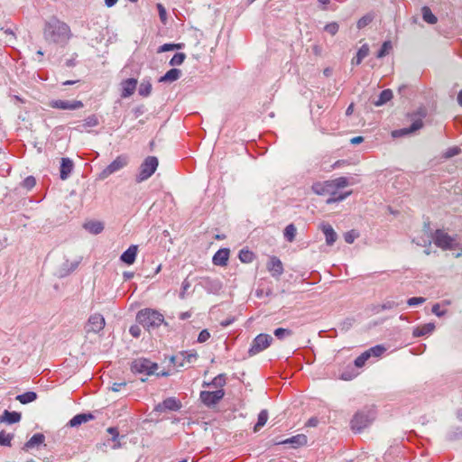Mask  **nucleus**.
Returning <instances> with one entry per match:
<instances>
[{"mask_svg": "<svg viewBox=\"0 0 462 462\" xmlns=\"http://www.w3.org/2000/svg\"><path fill=\"white\" fill-rule=\"evenodd\" d=\"M425 236L420 239L413 238L412 242L420 246L430 245L433 242L436 246L442 250H456L460 248V238L458 236H451L443 229H437L433 234H429L430 224L424 225Z\"/></svg>", "mask_w": 462, "mask_h": 462, "instance_id": "f257e3e1", "label": "nucleus"}, {"mask_svg": "<svg viewBox=\"0 0 462 462\" xmlns=\"http://www.w3.org/2000/svg\"><path fill=\"white\" fill-rule=\"evenodd\" d=\"M43 33L46 41L58 44L67 43L71 37L69 26L55 17L45 23Z\"/></svg>", "mask_w": 462, "mask_h": 462, "instance_id": "f03ea898", "label": "nucleus"}, {"mask_svg": "<svg viewBox=\"0 0 462 462\" xmlns=\"http://www.w3.org/2000/svg\"><path fill=\"white\" fill-rule=\"evenodd\" d=\"M349 184L348 178L338 177L334 180L315 182L311 189L317 195L336 196L338 189L347 187Z\"/></svg>", "mask_w": 462, "mask_h": 462, "instance_id": "7ed1b4c3", "label": "nucleus"}, {"mask_svg": "<svg viewBox=\"0 0 462 462\" xmlns=\"http://www.w3.org/2000/svg\"><path fill=\"white\" fill-rule=\"evenodd\" d=\"M136 319L148 330L160 327L164 321V317L162 313L151 309L140 310Z\"/></svg>", "mask_w": 462, "mask_h": 462, "instance_id": "20e7f679", "label": "nucleus"}, {"mask_svg": "<svg viewBox=\"0 0 462 462\" xmlns=\"http://www.w3.org/2000/svg\"><path fill=\"white\" fill-rule=\"evenodd\" d=\"M158 165L159 161L157 157H146L138 169V172L135 175V181L141 183L147 180L156 171Z\"/></svg>", "mask_w": 462, "mask_h": 462, "instance_id": "39448f33", "label": "nucleus"}, {"mask_svg": "<svg viewBox=\"0 0 462 462\" xmlns=\"http://www.w3.org/2000/svg\"><path fill=\"white\" fill-rule=\"evenodd\" d=\"M158 369V365L146 358H137L131 365V371L134 374L148 376L154 374Z\"/></svg>", "mask_w": 462, "mask_h": 462, "instance_id": "423d86ee", "label": "nucleus"}, {"mask_svg": "<svg viewBox=\"0 0 462 462\" xmlns=\"http://www.w3.org/2000/svg\"><path fill=\"white\" fill-rule=\"evenodd\" d=\"M129 162V158L125 154L117 156L110 164H108L99 174L100 180H105L115 172L125 168Z\"/></svg>", "mask_w": 462, "mask_h": 462, "instance_id": "0eeeda50", "label": "nucleus"}, {"mask_svg": "<svg viewBox=\"0 0 462 462\" xmlns=\"http://www.w3.org/2000/svg\"><path fill=\"white\" fill-rule=\"evenodd\" d=\"M374 420L372 411H357L351 420V429L354 431L360 432L366 428Z\"/></svg>", "mask_w": 462, "mask_h": 462, "instance_id": "6e6552de", "label": "nucleus"}, {"mask_svg": "<svg viewBox=\"0 0 462 462\" xmlns=\"http://www.w3.org/2000/svg\"><path fill=\"white\" fill-rule=\"evenodd\" d=\"M273 338L268 334H259L253 340L248 350L249 356H254L266 349L272 344Z\"/></svg>", "mask_w": 462, "mask_h": 462, "instance_id": "1a4fd4ad", "label": "nucleus"}, {"mask_svg": "<svg viewBox=\"0 0 462 462\" xmlns=\"http://www.w3.org/2000/svg\"><path fill=\"white\" fill-rule=\"evenodd\" d=\"M198 359V354L195 350L191 351H181L172 356L171 358V362L176 367H184L187 365L193 364Z\"/></svg>", "mask_w": 462, "mask_h": 462, "instance_id": "9d476101", "label": "nucleus"}, {"mask_svg": "<svg viewBox=\"0 0 462 462\" xmlns=\"http://www.w3.org/2000/svg\"><path fill=\"white\" fill-rule=\"evenodd\" d=\"M199 284L209 294H218L223 288L218 278L203 277Z\"/></svg>", "mask_w": 462, "mask_h": 462, "instance_id": "9b49d317", "label": "nucleus"}, {"mask_svg": "<svg viewBox=\"0 0 462 462\" xmlns=\"http://www.w3.org/2000/svg\"><path fill=\"white\" fill-rule=\"evenodd\" d=\"M225 395V391L223 389H218L215 392L209 391H202L200 393V400L201 402L208 407H211L216 405L220 400L223 399Z\"/></svg>", "mask_w": 462, "mask_h": 462, "instance_id": "f8f14e48", "label": "nucleus"}, {"mask_svg": "<svg viewBox=\"0 0 462 462\" xmlns=\"http://www.w3.org/2000/svg\"><path fill=\"white\" fill-rule=\"evenodd\" d=\"M105 324L106 322L103 315L95 313L88 318V324L86 326V331L88 333H98L104 328Z\"/></svg>", "mask_w": 462, "mask_h": 462, "instance_id": "ddd939ff", "label": "nucleus"}, {"mask_svg": "<svg viewBox=\"0 0 462 462\" xmlns=\"http://www.w3.org/2000/svg\"><path fill=\"white\" fill-rule=\"evenodd\" d=\"M181 407V402L178 399L175 397H169L163 400L162 402L158 403L155 406L154 411L158 412H163L165 411H177L180 410Z\"/></svg>", "mask_w": 462, "mask_h": 462, "instance_id": "4468645a", "label": "nucleus"}, {"mask_svg": "<svg viewBox=\"0 0 462 462\" xmlns=\"http://www.w3.org/2000/svg\"><path fill=\"white\" fill-rule=\"evenodd\" d=\"M52 108L63 109V110H76L83 107V103L79 100L69 101V100H52L50 103Z\"/></svg>", "mask_w": 462, "mask_h": 462, "instance_id": "2eb2a0df", "label": "nucleus"}, {"mask_svg": "<svg viewBox=\"0 0 462 462\" xmlns=\"http://www.w3.org/2000/svg\"><path fill=\"white\" fill-rule=\"evenodd\" d=\"M423 126V122H422V119L421 118H418V119H415L412 124L411 125V126L409 127H405V128H402V129H399V130H394L392 134L393 137H402V136H404L406 134H411V133H414L416 131H418L419 129H420L421 127Z\"/></svg>", "mask_w": 462, "mask_h": 462, "instance_id": "dca6fc26", "label": "nucleus"}, {"mask_svg": "<svg viewBox=\"0 0 462 462\" xmlns=\"http://www.w3.org/2000/svg\"><path fill=\"white\" fill-rule=\"evenodd\" d=\"M267 269L273 277L278 278L283 273V265L282 261L276 257L272 256L267 263Z\"/></svg>", "mask_w": 462, "mask_h": 462, "instance_id": "f3484780", "label": "nucleus"}, {"mask_svg": "<svg viewBox=\"0 0 462 462\" xmlns=\"http://www.w3.org/2000/svg\"><path fill=\"white\" fill-rule=\"evenodd\" d=\"M137 252L138 246L132 245L121 254L120 260L123 263L131 265L135 262Z\"/></svg>", "mask_w": 462, "mask_h": 462, "instance_id": "a211bd4d", "label": "nucleus"}, {"mask_svg": "<svg viewBox=\"0 0 462 462\" xmlns=\"http://www.w3.org/2000/svg\"><path fill=\"white\" fill-rule=\"evenodd\" d=\"M121 85H122L121 97H128L134 93V91L136 89V86H137V80L135 79H127L124 80L121 83Z\"/></svg>", "mask_w": 462, "mask_h": 462, "instance_id": "6ab92c4d", "label": "nucleus"}, {"mask_svg": "<svg viewBox=\"0 0 462 462\" xmlns=\"http://www.w3.org/2000/svg\"><path fill=\"white\" fill-rule=\"evenodd\" d=\"M320 229L325 235L327 245H332L337 241V235L335 232L334 228L332 227V226L328 223H322L320 225Z\"/></svg>", "mask_w": 462, "mask_h": 462, "instance_id": "aec40b11", "label": "nucleus"}, {"mask_svg": "<svg viewBox=\"0 0 462 462\" xmlns=\"http://www.w3.org/2000/svg\"><path fill=\"white\" fill-rule=\"evenodd\" d=\"M73 170V162L69 158H62L60 162V177L61 180H67Z\"/></svg>", "mask_w": 462, "mask_h": 462, "instance_id": "412c9836", "label": "nucleus"}, {"mask_svg": "<svg viewBox=\"0 0 462 462\" xmlns=\"http://www.w3.org/2000/svg\"><path fill=\"white\" fill-rule=\"evenodd\" d=\"M80 261H81V258H79L77 261H73V262H69V260H66L59 271L60 277L68 276L69 273H71L73 271H75L78 268Z\"/></svg>", "mask_w": 462, "mask_h": 462, "instance_id": "4be33fe9", "label": "nucleus"}, {"mask_svg": "<svg viewBox=\"0 0 462 462\" xmlns=\"http://www.w3.org/2000/svg\"><path fill=\"white\" fill-rule=\"evenodd\" d=\"M229 257V250L226 248L219 249L213 256V263L217 266H224L226 264Z\"/></svg>", "mask_w": 462, "mask_h": 462, "instance_id": "5701e85b", "label": "nucleus"}, {"mask_svg": "<svg viewBox=\"0 0 462 462\" xmlns=\"http://www.w3.org/2000/svg\"><path fill=\"white\" fill-rule=\"evenodd\" d=\"M276 444H291L293 448H298L307 444V436L304 434H298L290 439L276 442Z\"/></svg>", "mask_w": 462, "mask_h": 462, "instance_id": "b1692460", "label": "nucleus"}, {"mask_svg": "<svg viewBox=\"0 0 462 462\" xmlns=\"http://www.w3.org/2000/svg\"><path fill=\"white\" fill-rule=\"evenodd\" d=\"M181 71L179 69H171L163 76L159 79V82L171 83L180 79Z\"/></svg>", "mask_w": 462, "mask_h": 462, "instance_id": "393cba45", "label": "nucleus"}, {"mask_svg": "<svg viewBox=\"0 0 462 462\" xmlns=\"http://www.w3.org/2000/svg\"><path fill=\"white\" fill-rule=\"evenodd\" d=\"M435 329V324L432 322L424 324L422 326L417 327L413 329L412 335L415 337H423L429 334H431Z\"/></svg>", "mask_w": 462, "mask_h": 462, "instance_id": "a878e982", "label": "nucleus"}, {"mask_svg": "<svg viewBox=\"0 0 462 462\" xmlns=\"http://www.w3.org/2000/svg\"><path fill=\"white\" fill-rule=\"evenodd\" d=\"M94 416L91 413H79L75 415L68 423L69 427H78L92 420Z\"/></svg>", "mask_w": 462, "mask_h": 462, "instance_id": "bb28decb", "label": "nucleus"}, {"mask_svg": "<svg viewBox=\"0 0 462 462\" xmlns=\"http://www.w3.org/2000/svg\"><path fill=\"white\" fill-rule=\"evenodd\" d=\"M21 420V413L17 411H9L5 410L0 416V422H7L9 424L16 423Z\"/></svg>", "mask_w": 462, "mask_h": 462, "instance_id": "cd10ccee", "label": "nucleus"}, {"mask_svg": "<svg viewBox=\"0 0 462 462\" xmlns=\"http://www.w3.org/2000/svg\"><path fill=\"white\" fill-rule=\"evenodd\" d=\"M45 440V436L42 433H36L24 444L23 448L29 449L35 446L42 444Z\"/></svg>", "mask_w": 462, "mask_h": 462, "instance_id": "c85d7f7f", "label": "nucleus"}, {"mask_svg": "<svg viewBox=\"0 0 462 462\" xmlns=\"http://www.w3.org/2000/svg\"><path fill=\"white\" fill-rule=\"evenodd\" d=\"M86 230L89 233L97 235L100 234L104 229V225L99 221H90L84 225Z\"/></svg>", "mask_w": 462, "mask_h": 462, "instance_id": "c756f323", "label": "nucleus"}, {"mask_svg": "<svg viewBox=\"0 0 462 462\" xmlns=\"http://www.w3.org/2000/svg\"><path fill=\"white\" fill-rule=\"evenodd\" d=\"M393 98V91L391 89H384L383 90L376 101H374V105L376 106H380L387 103Z\"/></svg>", "mask_w": 462, "mask_h": 462, "instance_id": "7c9ffc66", "label": "nucleus"}, {"mask_svg": "<svg viewBox=\"0 0 462 462\" xmlns=\"http://www.w3.org/2000/svg\"><path fill=\"white\" fill-rule=\"evenodd\" d=\"M226 375L224 374H220L213 378L210 383H204V386H212L216 388H222L226 384Z\"/></svg>", "mask_w": 462, "mask_h": 462, "instance_id": "2f4dec72", "label": "nucleus"}, {"mask_svg": "<svg viewBox=\"0 0 462 462\" xmlns=\"http://www.w3.org/2000/svg\"><path fill=\"white\" fill-rule=\"evenodd\" d=\"M421 14L423 20L430 23V24H435L438 22L437 17L432 14L431 10L428 6H423L421 8Z\"/></svg>", "mask_w": 462, "mask_h": 462, "instance_id": "473e14b6", "label": "nucleus"}, {"mask_svg": "<svg viewBox=\"0 0 462 462\" xmlns=\"http://www.w3.org/2000/svg\"><path fill=\"white\" fill-rule=\"evenodd\" d=\"M139 95L142 97H148L152 92V84L149 79H143L138 88Z\"/></svg>", "mask_w": 462, "mask_h": 462, "instance_id": "72a5a7b5", "label": "nucleus"}, {"mask_svg": "<svg viewBox=\"0 0 462 462\" xmlns=\"http://www.w3.org/2000/svg\"><path fill=\"white\" fill-rule=\"evenodd\" d=\"M37 399V393L34 392H26L24 393L19 394L16 397V400H18L21 403L26 404L29 402H32Z\"/></svg>", "mask_w": 462, "mask_h": 462, "instance_id": "f704fd0d", "label": "nucleus"}, {"mask_svg": "<svg viewBox=\"0 0 462 462\" xmlns=\"http://www.w3.org/2000/svg\"><path fill=\"white\" fill-rule=\"evenodd\" d=\"M398 306V303L394 300H387L382 304H378L374 306V311L375 313H380L383 310H393Z\"/></svg>", "mask_w": 462, "mask_h": 462, "instance_id": "c9c22d12", "label": "nucleus"}, {"mask_svg": "<svg viewBox=\"0 0 462 462\" xmlns=\"http://www.w3.org/2000/svg\"><path fill=\"white\" fill-rule=\"evenodd\" d=\"M268 420V412L266 410H262L258 414L257 422L254 427V431H258L262 427H263Z\"/></svg>", "mask_w": 462, "mask_h": 462, "instance_id": "e433bc0d", "label": "nucleus"}, {"mask_svg": "<svg viewBox=\"0 0 462 462\" xmlns=\"http://www.w3.org/2000/svg\"><path fill=\"white\" fill-rule=\"evenodd\" d=\"M297 229L293 224L288 225L284 229V237L287 241L292 242L295 239Z\"/></svg>", "mask_w": 462, "mask_h": 462, "instance_id": "4c0bfd02", "label": "nucleus"}, {"mask_svg": "<svg viewBox=\"0 0 462 462\" xmlns=\"http://www.w3.org/2000/svg\"><path fill=\"white\" fill-rule=\"evenodd\" d=\"M238 257L242 263H248L253 262L254 254L249 250L242 249L238 254Z\"/></svg>", "mask_w": 462, "mask_h": 462, "instance_id": "58836bf2", "label": "nucleus"}, {"mask_svg": "<svg viewBox=\"0 0 462 462\" xmlns=\"http://www.w3.org/2000/svg\"><path fill=\"white\" fill-rule=\"evenodd\" d=\"M393 49V44L390 41L384 42L380 50L378 51L376 58H383L390 54V51Z\"/></svg>", "mask_w": 462, "mask_h": 462, "instance_id": "ea45409f", "label": "nucleus"}, {"mask_svg": "<svg viewBox=\"0 0 462 462\" xmlns=\"http://www.w3.org/2000/svg\"><path fill=\"white\" fill-rule=\"evenodd\" d=\"M14 439L13 433H7L4 430L0 431V445L1 446H11V441Z\"/></svg>", "mask_w": 462, "mask_h": 462, "instance_id": "a19ab883", "label": "nucleus"}, {"mask_svg": "<svg viewBox=\"0 0 462 462\" xmlns=\"http://www.w3.org/2000/svg\"><path fill=\"white\" fill-rule=\"evenodd\" d=\"M351 193H352V191H346V192H344L341 194H337L336 196H330L327 199V204H332V203L342 201V200L346 199Z\"/></svg>", "mask_w": 462, "mask_h": 462, "instance_id": "79ce46f5", "label": "nucleus"}, {"mask_svg": "<svg viewBox=\"0 0 462 462\" xmlns=\"http://www.w3.org/2000/svg\"><path fill=\"white\" fill-rule=\"evenodd\" d=\"M273 334L278 339H283L286 337H291L292 331L288 328H278L274 330Z\"/></svg>", "mask_w": 462, "mask_h": 462, "instance_id": "37998d69", "label": "nucleus"}, {"mask_svg": "<svg viewBox=\"0 0 462 462\" xmlns=\"http://www.w3.org/2000/svg\"><path fill=\"white\" fill-rule=\"evenodd\" d=\"M367 353L369 354V356H375V357H378V356H381L383 352L385 351V348L381 346V345H377L375 346H373L371 348H369L368 350H366Z\"/></svg>", "mask_w": 462, "mask_h": 462, "instance_id": "c03bdc74", "label": "nucleus"}, {"mask_svg": "<svg viewBox=\"0 0 462 462\" xmlns=\"http://www.w3.org/2000/svg\"><path fill=\"white\" fill-rule=\"evenodd\" d=\"M370 358L369 356V354L367 353V351H365L364 353H362L360 356H358L356 359H355V365L356 367H363L365 364V362Z\"/></svg>", "mask_w": 462, "mask_h": 462, "instance_id": "a18cd8bd", "label": "nucleus"}, {"mask_svg": "<svg viewBox=\"0 0 462 462\" xmlns=\"http://www.w3.org/2000/svg\"><path fill=\"white\" fill-rule=\"evenodd\" d=\"M181 48V44H175V43H165L158 48L157 52H165L170 51H175Z\"/></svg>", "mask_w": 462, "mask_h": 462, "instance_id": "49530a36", "label": "nucleus"}, {"mask_svg": "<svg viewBox=\"0 0 462 462\" xmlns=\"http://www.w3.org/2000/svg\"><path fill=\"white\" fill-rule=\"evenodd\" d=\"M373 15L372 14H365L363 17H361L356 23V26L358 29H363L365 26H367L372 21H373Z\"/></svg>", "mask_w": 462, "mask_h": 462, "instance_id": "de8ad7c7", "label": "nucleus"}, {"mask_svg": "<svg viewBox=\"0 0 462 462\" xmlns=\"http://www.w3.org/2000/svg\"><path fill=\"white\" fill-rule=\"evenodd\" d=\"M338 29H339V25L336 22L329 23L324 27L325 32H327L328 33H329L332 36L337 34V32H338Z\"/></svg>", "mask_w": 462, "mask_h": 462, "instance_id": "09e8293b", "label": "nucleus"}, {"mask_svg": "<svg viewBox=\"0 0 462 462\" xmlns=\"http://www.w3.org/2000/svg\"><path fill=\"white\" fill-rule=\"evenodd\" d=\"M98 124H99V122H98V119H97V116L96 115H91V116H88L84 120L83 126H85V127H94V126H97Z\"/></svg>", "mask_w": 462, "mask_h": 462, "instance_id": "8fccbe9b", "label": "nucleus"}, {"mask_svg": "<svg viewBox=\"0 0 462 462\" xmlns=\"http://www.w3.org/2000/svg\"><path fill=\"white\" fill-rule=\"evenodd\" d=\"M35 184H36L35 178L32 176H28L23 180L22 185L23 188H25L27 189H31L35 186Z\"/></svg>", "mask_w": 462, "mask_h": 462, "instance_id": "3c124183", "label": "nucleus"}, {"mask_svg": "<svg viewBox=\"0 0 462 462\" xmlns=\"http://www.w3.org/2000/svg\"><path fill=\"white\" fill-rule=\"evenodd\" d=\"M461 152V149L457 146L450 147L444 152V157L448 159L453 156H456L459 154Z\"/></svg>", "mask_w": 462, "mask_h": 462, "instance_id": "603ef678", "label": "nucleus"}, {"mask_svg": "<svg viewBox=\"0 0 462 462\" xmlns=\"http://www.w3.org/2000/svg\"><path fill=\"white\" fill-rule=\"evenodd\" d=\"M358 236V234L355 230H350L344 235V239L347 244H352Z\"/></svg>", "mask_w": 462, "mask_h": 462, "instance_id": "864d4df0", "label": "nucleus"}, {"mask_svg": "<svg viewBox=\"0 0 462 462\" xmlns=\"http://www.w3.org/2000/svg\"><path fill=\"white\" fill-rule=\"evenodd\" d=\"M426 301V299L423 298V297H412V298H410L408 300H407V303L409 306H417V305H420V304H422Z\"/></svg>", "mask_w": 462, "mask_h": 462, "instance_id": "5fc2aeb1", "label": "nucleus"}, {"mask_svg": "<svg viewBox=\"0 0 462 462\" xmlns=\"http://www.w3.org/2000/svg\"><path fill=\"white\" fill-rule=\"evenodd\" d=\"M368 55H369V47L367 44H364L358 50L356 58H365Z\"/></svg>", "mask_w": 462, "mask_h": 462, "instance_id": "6e6d98bb", "label": "nucleus"}, {"mask_svg": "<svg viewBox=\"0 0 462 462\" xmlns=\"http://www.w3.org/2000/svg\"><path fill=\"white\" fill-rule=\"evenodd\" d=\"M209 337H210V333L208 332V330L203 329L199 334L198 342L204 343V342L208 341L209 339Z\"/></svg>", "mask_w": 462, "mask_h": 462, "instance_id": "4d7b16f0", "label": "nucleus"}, {"mask_svg": "<svg viewBox=\"0 0 462 462\" xmlns=\"http://www.w3.org/2000/svg\"><path fill=\"white\" fill-rule=\"evenodd\" d=\"M189 287H190V282L188 281V279H185L181 284V291L180 292V299H182V300L185 299V293L189 289Z\"/></svg>", "mask_w": 462, "mask_h": 462, "instance_id": "13d9d810", "label": "nucleus"}, {"mask_svg": "<svg viewBox=\"0 0 462 462\" xmlns=\"http://www.w3.org/2000/svg\"><path fill=\"white\" fill-rule=\"evenodd\" d=\"M432 313H434L436 316L438 317H442L445 315L446 313V310H440V306L439 303H436L432 306V310H431Z\"/></svg>", "mask_w": 462, "mask_h": 462, "instance_id": "bf43d9fd", "label": "nucleus"}, {"mask_svg": "<svg viewBox=\"0 0 462 462\" xmlns=\"http://www.w3.org/2000/svg\"><path fill=\"white\" fill-rule=\"evenodd\" d=\"M107 432L112 436V441H116L119 437V433L116 428L110 427L107 429Z\"/></svg>", "mask_w": 462, "mask_h": 462, "instance_id": "052dcab7", "label": "nucleus"}, {"mask_svg": "<svg viewBox=\"0 0 462 462\" xmlns=\"http://www.w3.org/2000/svg\"><path fill=\"white\" fill-rule=\"evenodd\" d=\"M129 332L134 337H139L141 334V329L138 326H132L129 329Z\"/></svg>", "mask_w": 462, "mask_h": 462, "instance_id": "680f3d73", "label": "nucleus"}, {"mask_svg": "<svg viewBox=\"0 0 462 462\" xmlns=\"http://www.w3.org/2000/svg\"><path fill=\"white\" fill-rule=\"evenodd\" d=\"M157 6H158V9H159V15H160L161 20L162 22H165V20H166V11H165L164 7L161 4H158Z\"/></svg>", "mask_w": 462, "mask_h": 462, "instance_id": "e2e57ef3", "label": "nucleus"}, {"mask_svg": "<svg viewBox=\"0 0 462 462\" xmlns=\"http://www.w3.org/2000/svg\"><path fill=\"white\" fill-rule=\"evenodd\" d=\"M235 321L234 318H227L220 322L221 327L226 328Z\"/></svg>", "mask_w": 462, "mask_h": 462, "instance_id": "0e129e2a", "label": "nucleus"}, {"mask_svg": "<svg viewBox=\"0 0 462 462\" xmlns=\"http://www.w3.org/2000/svg\"><path fill=\"white\" fill-rule=\"evenodd\" d=\"M123 386H125V383H113L111 390L113 392H119Z\"/></svg>", "mask_w": 462, "mask_h": 462, "instance_id": "69168bd1", "label": "nucleus"}, {"mask_svg": "<svg viewBox=\"0 0 462 462\" xmlns=\"http://www.w3.org/2000/svg\"><path fill=\"white\" fill-rule=\"evenodd\" d=\"M355 376H356V374H351L347 372H345L341 374V379H343L345 381H349V380H352Z\"/></svg>", "mask_w": 462, "mask_h": 462, "instance_id": "338daca9", "label": "nucleus"}, {"mask_svg": "<svg viewBox=\"0 0 462 462\" xmlns=\"http://www.w3.org/2000/svg\"><path fill=\"white\" fill-rule=\"evenodd\" d=\"M363 141H364L363 136H356V137H353V138L350 140V143H351L352 144H359V143H361Z\"/></svg>", "mask_w": 462, "mask_h": 462, "instance_id": "774afa93", "label": "nucleus"}]
</instances>
